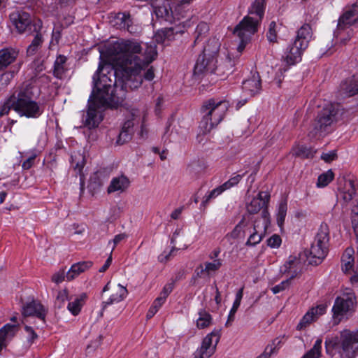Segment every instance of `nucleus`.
Masks as SVG:
<instances>
[{
  "label": "nucleus",
  "instance_id": "f3484780",
  "mask_svg": "<svg viewBox=\"0 0 358 358\" xmlns=\"http://www.w3.org/2000/svg\"><path fill=\"white\" fill-rule=\"evenodd\" d=\"M306 48L301 46V43L294 41L286 48L283 55L284 61L288 65H294L301 60L302 53Z\"/></svg>",
  "mask_w": 358,
  "mask_h": 358
},
{
  "label": "nucleus",
  "instance_id": "bb28decb",
  "mask_svg": "<svg viewBox=\"0 0 358 358\" xmlns=\"http://www.w3.org/2000/svg\"><path fill=\"white\" fill-rule=\"evenodd\" d=\"M313 32L310 26L304 24L297 31V34L294 41L301 43V46L308 48V43L312 38Z\"/></svg>",
  "mask_w": 358,
  "mask_h": 358
},
{
  "label": "nucleus",
  "instance_id": "c756f323",
  "mask_svg": "<svg viewBox=\"0 0 358 358\" xmlns=\"http://www.w3.org/2000/svg\"><path fill=\"white\" fill-rule=\"evenodd\" d=\"M87 297V294L85 292H83L78 294L72 301L69 303L67 309L73 315H78L82 309V307L85 303Z\"/></svg>",
  "mask_w": 358,
  "mask_h": 358
},
{
  "label": "nucleus",
  "instance_id": "a19ab883",
  "mask_svg": "<svg viewBox=\"0 0 358 358\" xmlns=\"http://www.w3.org/2000/svg\"><path fill=\"white\" fill-rule=\"evenodd\" d=\"M334 178V174L331 170H328L327 171L322 173L319 176L317 182V187H324L329 183H330Z\"/></svg>",
  "mask_w": 358,
  "mask_h": 358
},
{
  "label": "nucleus",
  "instance_id": "c9c22d12",
  "mask_svg": "<svg viewBox=\"0 0 358 358\" xmlns=\"http://www.w3.org/2000/svg\"><path fill=\"white\" fill-rule=\"evenodd\" d=\"M199 317L196 320V325L199 329H205L212 323V316L204 309L199 310Z\"/></svg>",
  "mask_w": 358,
  "mask_h": 358
},
{
  "label": "nucleus",
  "instance_id": "8fccbe9b",
  "mask_svg": "<svg viewBox=\"0 0 358 358\" xmlns=\"http://www.w3.org/2000/svg\"><path fill=\"white\" fill-rule=\"evenodd\" d=\"M267 38L270 42H275L277 38V24L275 22L272 21L268 27Z\"/></svg>",
  "mask_w": 358,
  "mask_h": 358
},
{
  "label": "nucleus",
  "instance_id": "ea45409f",
  "mask_svg": "<svg viewBox=\"0 0 358 358\" xmlns=\"http://www.w3.org/2000/svg\"><path fill=\"white\" fill-rule=\"evenodd\" d=\"M209 31V26L204 22H201L198 24L195 30V41L194 43L201 41L207 35Z\"/></svg>",
  "mask_w": 358,
  "mask_h": 358
},
{
  "label": "nucleus",
  "instance_id": "cd10ccee",
  "mask_svg": "<svg viewBox=\"0 0 358 358\" xmlns=\"http://www.w3.org/2000/svg\"><path fill=\"white\" fill-rule=\"evenodd\" d=\"M222 266V260L221 259H216L212 262H207L204 264V267L201 265L196 271L199 277H202L204 274L209 275L210 273H214L219 270Z\"/></svg>",
  "mask_w": 358,
  "mask_h": 358
},
{
  "label": "nucleus",
  "instance_id": "4d7b16f0",
  "mask_svg": "<svg viewBox=\"0 0 358 358\" xmlns=\"http://www.w3.org/2000/svg\"><path fill=\"white\" fill-rule=\"evenodd\" d=\"M173 289V283H169V284H166L162 291L160 293V295H159V298H162L163 300L166 301L167 296L170 294V293L172 292Z\"/></svg>",
  "mask_w": 358,
  "mask_h": 358
},
{
  "label": "nucleus",
  "instance_id": "f257e3e1",
  "mask_svg": "<svg viewBox=\"0 0 358 358\" xmlns=\"http://www.w3.org/2000/svg\"><path fill=\"white\" fill-rule=\"evenodd\" d=\"M141 43L136 40H120L108 48L111 59L119 65L120 74L126 78L127 83L132 87H139L143 81L142 71L155 59V47H146L141 54Z\"/></svg>",
  "mask_w": 358,
  "mask_h": 358
},
{
  "label": "nucleus",
  "instance_id": "c03bdc74",
  "mask_svg": "<svg viewBox=\"0 0 358 358\" xmlns=\"http://www.w3.org/2000/svg\"><path fill=\"white\" fill-rule=\"evenodd\" d=\"M299 263V260L293 256H290L286 263L283 265L281 271L283 273H289L292 269L294 270V273L296 272V266Z\"/></svg>",
  "mask_w": 358,
  "mask_h": 358
},
{
  "label": "nucleus",
  "instance_id": "680f3d73",
  "mask_svg": "<svg viewBox=\"0 0 358 358\" xmlns=\"http://www.w3.org/2000/svg\"><path fill=\"white\" fill-rule=\"evenodd\" d=\"M64 271H59L52 276V281L56 284H59L64 280Z\"/></svg>",
  "mask_w": 358,
  "mask_h": 358
},
{
  "label": "nucleus",
  "instance_id": "13d9d810",
  "mask_svg": "<svg viewBox=\"0 0 358 358\" xmlns=\"http://www.w3.org/2000/svg\"><path fill=\"white\" fill-rule=\"evenodd\" d=\"M57 300L63 303L66 300H72V298L69 296L68 290L66 289H64L58 292Z\"/></svg>",
  "mask_w": 358,
  "mask_h": 358
},
{
  "label": "nucleus",
  "instance_id": "6ab92c4d",
  "mask_svg": "<svg viewBox=\"0 0 358 358\" xmlns=\"http://www.w3.org/2000/svg\"><path fill=\"white\" fill-rule=\"evenodd\" d=\"M10 20L20 33H24L31 28V17L26 12L17 11L10 15Z\"/></svg>",
  "mask_w": 358,
  "mask_h": 358
},
{
  "label": "nucleus",
  "instance_id": "338daca9",
  "mask_svg": "<svg viewBox=\"0 0 358 358\" xmlns=\"http://www.w3.org/2000/svg\"><path fill=\"white\" fill-rule=\"evenodd\" d=\"M199 134L196 136V141L199 143H204L206 141V135L209 132H203V131L199 127Z\"/></svg>",
  "mask_w": 358,
  "mask_h": 358
},
{
  "label": "nucleus",
  "instance_id": "20e7f679",
  "mask_svg": "<svg viewBox=\"0 0 358 358\" xmlns=\"http://www.w3.org/2000/svg\"><path fill=\"white\" fill-rule=\"evenodd\" d=\"M264 13V0H255L249 15L245 16L236 27L234 34L240 39L238 50L242 52L251 36L257 31V27Z\"/></svg>",
  "mask_w": 358,
  "mask_h": 358
},
{
  "label": "nucleus",
  "instance_id": "4468645a",
  "mask_svg": "<svg viewBox=\"0 0 358 358\" xmlns=\"http://www.w3.org/2000/svg\"><path fill=\"white\" fill-rule=\"evenodd\" d=\"M111 291L108 299L102 303V308L104 310L108 306L120 303L123 301L128 294L127 288L120 284L115 285L110 287V282H108L103 289V292Z\"/></svg>",
  "mask_w": 358,
  "mask_h": 358
},
{
  "label": "nucleus",
  "instance_id": "6e6d98bb",
  "mask_svg": "<svg viewBox=\"0 0 358 358\" xmlns=\"http://www.w3.org/2000/svg\"><path fill=\"white\" fill-rule=\"evenodd\" d=\"M243 296V287H241L236 294L235 300L233 303V310H238Z\"/></svg>",
  "mask_w": 358,
  "mask_h": 358
},
{
  "label": "nucleus",
  "instance_id": "774afa93",
  "mask_svg": "<svg viewBox=\"0 0 358 358\" xmlns=\"http://www.w3.org/2000/svg\"><path fill=\"white\" fill-rule=\"evenodd\" d=\"M136 122H138L136 119H133L131 120H129L124 123L122 129L125 130H131V132L133 133V127Z\"/></svg>",
  "mask_w": 358,
  "mask_h": 358
},
{
  "label": "nucleus",
  "instance_id": "5701e85b",
  "mask_svg": "<svg viewBox=\"0 0 358 358\" xmlns=\"http://www.w3.org/2000/svg\"><path fill=\"white\" fill-rule=\"evenodd\" d=\"M115 26L120 29H125L131 34L138 31V28L133 25L132 19L129 13H120L115 17Z\"/></svg>",
  "mask_w": 358,
  "mask_h": 358
},
{
  "label": "nucleus",
  "instance_id": "72a5a7b5",
  "mask_svg": "<svg viewBox=\"0 0 358 358\" xmlns=\"http://www.w3.org/2000/svg\"><path fill=\"white\" fill-rule=\"evenodd\" d=\"M71 166L79 174H81L85 164V156L80 152H73L71 156Z\"/></svg>",
  "mask_w": 358,
  "mask_h": 358
},
{
  "label": "nucleus",
  "instance_id": "9d476101",
  "mask_svg": "<svg viewBox=\"0 0 358 358\" xmlns=\"http://www.w3.org/2000/svg\"><path fill=\"white\" fill-rule=\"evenodd\" d=\"M220 338V330L214 329L208 334L202 341L201 347L194 352V358H209L215 352Z\"/></svg>",
  "mask_w": 358,
  "mask_h": 358
},
{
  "label": "nucleus",
  "instance_id": "0e129e2a",
  "mask_svg": "<svg viewBox=\"0 0 358 358\" xmlns=\"http://www.w3.org/2000/svg\"><path fill=\"white\" fill-rule=\"evenodd\" d=\"M127 235L124 233L120 234L115 236L114 238L111 241L113 243V246L112 248V251L115 249V246L120 243L122 241L126 239L127 238Z\"/></svg>",
  "mask_w": 358,
  "mask_h": 358
},
{
  "label": "nucleus",
  "instance_id": "69168bd1",
  "mask_svg": "<svg viewBox=\"0 0 358 358\" xmlns=\"http://www.w3.org/2000/svg\"><path fill=\"white\" fill-rule=\"evenodd\" d=\"M10 110L8 100L6 99L3 105L0 106V117L6 115Z\"/></svg>",
  "mask_w": 358,
  "mask_h": 358
},
{
  "label": "nucleus",
  "instance_id": "0eeeda50",
  "mask_svg": "<svg viewBox=\"0 0 358 358\" xmlns=\"http://www.w3.org/2000/svg\"><path fill=\"white\" fill-rule=\"evenodd\" d=\"M329 234L322 228L317 234L310 250V262L317 265L325 258L328 252Z\"/></svg>",
  "mask_w": 358,
  "mask_h": 358
},
{
  "label": "nucleus",
  "instance_id": "dca6fc26",
  "mask_svg": "<svg viewBox=\"0 0 358 358\" xmlns=\"http://www.w3.org/2000/svg\"><path fill=\"white\" fill-rule=\"evenodd\" d=\"M216 64L215 57L202 53L196 62L194 73H215L216 71H221V65L217 66Z\"/></svg>",
  "mask_w": 358,
  "mask_h": 358
},
{
  "label": "nucleus",
  "instance_id": "bf43d9fd",
  "mask_svg": "<svg viewBox=\"0 0 358 358\" xmlns=\"http://www.w3.org/2000/svg\"><path fill=\"white\" fill-rule=\"evenodd\" d=\"M14 73L8 71L1 76V83L3 85H8L10 81L13 78Z\"/></svg>",
  "mask_w": 358,
  "mask_h": 358
},
{
  "label": "nucleus",
  "instance_id": "412c9836",
  "mask_svg": "<svg viewBox=\"0 0 358 358\" xmlns=\"http://www.w3.org/2000/svg\"><path fill=\"white\" fill-rule=\"evenodd\" d=\"M358 20V0L339 18L338 27L344 29L346 25H351Z\"/></svg>",
  "mask_w": 358,
  "mask_h": 358
},
{
  "label": "nucleus",
  "instance_id": "a878e982",
  "mask_svg": "<svg viewBox=\"0 0 358 358\" xmlns=\"http://www.w3.org/2000/svg\"><path fill=\"white\" fill-rule=\"evenodd\" d=\"M18 56V52L13 48H4L0 50V71L12 64Z\"/></svg>",
  "mask_w": 358,
  "mask_h": 358
},
{
  "label": "nucleus",
  "instance_id": "9b49d317",
  "mask_svg": "<svg viewBox=\"0 0 358 358\" xmlns=\"http://www.w3.org/2000/svg\"><path fill=\"white\" fill-rule=\"evenodd\" d=\"M116 106H101L98 101H96L95 97H92L91 99L90 97L87 115L85 120H83L84 126L89 129L97 127L103 120V115L99 109L102 107L113 108Z\"/></svg>",
  "mask_w": 358,
  "mask_h": 358
},
{
  "label": "nucleus",
  "instance_id": "e2e57ef3",
  "mask_svg": "<svg viewBox=\"0 0 358 358\" xmlns=\"http://www.w3.org/2000/svg\"><path fill=\"white\" fill-rule=\"evenodd\" d=\"M336 158V153L334 151L329 152L328 153H323L321 155L322 159L326 162H331Z\"/></svg>",
  "mask_w": 358,
  "mask_h": 358
},
{
  "label": "nucleus",
  "instance_id": "4be33fe9",
  "mask_svg": "<svg viewBox=\"0 0 358 358\" xmlns=\"http://www.w3.org/2000/svg\"><path fill=\"white\" fill-rule=\"evenodd\" d=\"M129 185L130 180L127 176L124 175L117 176L112 178L107 188V192L108 194L115 192L121 194L128 189Z\"/></svg>",
  "mask_w": 358,
  "mask_h": 358
},
{
  "label": "nucleus",
  "instance_id": "b1692460",
  "mask_svg": "<svg viewBox=\"0 0 358 358\" xmlns=\"http://www.w3.org/2000/svg\"><path fill=\"white\" fill-rule=\"evenodd\" d=\"M19 330L17 324H6L0 329V353Z\"/></svg>",
  "mask_w": 358,
  "mask_h": 358
},
{
  "label": "nucleus",
  "instance_id": "7ed1b4c3",
  "mask_svg": "<svg viewBox=\"0 0 358 358\" xmlns=\"http://www.w3.org/2000/svg\"><path fill=\"white\" fill-rule=\"evenodd\" d=\"M37 88L31 85H22L17 87L7 98L10 110L19 116L27 118H38L44 112V106L37 101Z\"/></svg>",
  "mask_w": 358,
  "mask_h": 358
},
{
  "label": "nucleus",
  "instance_id": "6e6552de",
  "mask_svg": "<svg viewBox=\"0 0 358 358\" xmlns=\"http://www.w3.org/2000/svg\"><path fill=\"white\" fill-rule=\"evenodd\" d=\"M270 202V194L267 192H259L256 197L252 199L246 203V210L250 214H257L261 210L264 229L268 228L271 224V216L268 210Z\"/></svg>",
  "mask_w": 358,
  "mask_h": 358
},
{
  "label": "nucleus",
  "instance_id": "a211bd4d",
  "mask_svg": "<svg viewBox=\"0 0 358 358\" xmlns=\"http://www.w3.org/2000/svg\"><path fill=\"white\" fill-rule=\"evenodd\" d=\"M327 310V306L324 304H320L316 307L310 309L305 315L302 317L300 322L297 325V329H302L313 322H315L317 318L325 313Z\"/></svg>",
  "mask_w": 358,
  "mask_h": 358
},
{
  "label": "nucleus",
  "instance_id": "2f4dec72",
  "mask_svg": "<svg viewBox=\"0 0 358 358\" xmlns=\"http://www.w3.org/2000/svg\"><path fill=\"white\" fill-rule=\"evenodd\" d=\"M248 226V222L243 217L241 220L236 225L234 229L226 237L232 239L243 238L245 236V229Z\"/></svg>",
  "mask_w": 358,
  "mask_h": 358
},
{
  "label": "nucleus",
  "instance_id": "5fc2aeb1",
  "mask_svg": "<svg viewBox=\"0 0 358 358\" xmlns=\"http://www.w3.org/2000/svg\"><path fill=\"white\" fill-rule=\"evenodd\" d=\"M281 238L279 235L274 234L267 240V244L269 247L277 248L281 245Z\"/></svg>",
  "mask_w": 358,
  "mask_h": 358
},
{
  "label": "nucleus",
  "instance_id": "864d4df0",
  "mask_svg": "<svg viewBox=\"0 0 358 358\" xmlns=\"http://www.w3.org/2000/svg\"><path fill=\"white\" fill-rule=\"evenodd\" d=\"M36 154L34 152L30 153L29 156L26 160L22 162V167L24 170H28L32 167L34 160L36 157Z\"/></svg>",
  "mask_w": 358,
  "mask_h": 358
},
{
  "label": "nucleus",
  "instance_id": "4c0bfd02",
  "mask_svg": "<svg viewBox=\"0 0 358 358\" xmlns=\"http://www.w3.org/2000/svg\"><path fill=\"white\" fill-rule=\"evenodd\" d=\"M66 62V57L64 55H59L57 57L54 63L53 73L57 78H62L66 71L65 64Z\"/></svg>",
  "mask_w": 358,
  "mask_h": 358
},
{
  "label": "nucleus",
  "instance_id": "37998d69",
  "mask_svg": "<svg viewBox=\"0 0 358 358\" xmlns=\"http://www.w3.org/2000/svg\"><path fill=\"white\" fill-rule=\"evenodd\" d=\"M166 301L163 300L162 298L157 297L152 303L151 307L149 308L146 317L147 319L152 318L159 310L162 306L165 303Z\"/></svg>",
  "mask_w": 358,
  "mask_h": 358
},
{
  "label": "nucleus",
  "instance_id": "e433bc0d",
  "mask_svg": "<svg viewBox=\"0 0 358 358\" xmlns=\"http://www.w3.org/2000/svg\"><path fill=\"white\" fill-rule=\"evenodd\" d=\"M341 197L346 203L352 201L355 195V187L352 180H348L345 183L344 189L340 193Z\"/></svg>",
  "mask_w": 358,
  "mask_h": 358
},
{
  "label": "nucleus",
  "instance_id": "39448f33",
  "mask_svg": "<svg viewBox=\"0 0 358 358\" xmlns=\"http://www.w3.org/2000/svg\"><path fill=\"white\" fill-rule=\"evenodd\" d=\"M339 334L326 338L327 352L337 350L341 358H355L358 352V329L352 331L345 329Z\"/></svg>",
  "mask_w": 358,
  "mask_h": 358
},
{
  "label": "nucleus",
  "instance_id": "aec40b11",
  "mask_svg": "<svg viewBox=\"0 0 358 358\" xmlns=\"http://www.w3.org/2000/svg\"><path fill=\"white\" fill-rule=\"evenodd\" d=\"M339 92L343 97L352 96L358 93V75H355L343 81Z\"/></svg>",
  "mask_w": 358,
  "mask_h": 358
},
{
  "label": "nucleus",
  "instance_id": "c85d7f7f",
  "mask_svg": "<svg viewBox=\"0 0 358 358\" xmlns=\"http://www.w3.org/2000/svg\"><path fill=\"white\" fill-rule=\"evenodd\" d=\"M287 213V200L285 198H282L277 204L275 212V217L276 220V222L278 226L282 229L285 218Z\"/></svg>",
  "mask_w": 358,
  "mask_h": 358
},
{
  "label": "nucleus",
  "instance_id": "49530a36",
  "mask_svg": "<svg viewBox=\"0 0 358 358\" xmlns=\"http://www.w3.org/2000/svg\"><path fill=\"white\" fill-rule=\"evenodd\" d=\"M315 152L312 148L301 145L297 148L295 154L301 157L309 158L313 157Z\"/></svg>",
  "mask_w": 358,
  "mask_h": 358
},
{
  "label": "nucleus",
  "instance_id": "09e8293b",
  "mask_svg": "<svg viewBox=\"0 0 358 358\" xmlns=\"http://www.w3.org/2000/svg\"><path fill=\"white\" fill-rule=\"evenodd\" d=\"M294 274H292L289 279L283 280L280 284L273 287L271 288L272 292L275 294L287 289L289 286L291 280L294 278Z\"/></svg>",
  "mask_w": 358,
  "mask_h": 358
},
{
  "label": "nucleus",
  "instance_id": "79ce46f5",
  "mask_svg": "<svg viewBox=\"0 0 358 358\" xmlns=\"http://www.w3.org/2000/svg\"><path fill=\"white\" fill-rule=\"evenodd\" d=\"M225 190L222 185L217 187L213 190L207 192L203 198L202 205L206 206L212 199H215Z\"/></svg>",
  "mask_w": 358,
  "mask_h": 358
},
{
  "label": "nucleus",
  "instance_id": "052dcab7",
  "mask_svg": "<svg viewBox=\"0 0 358 358\" xmlns=\"http://www.w3.org/2000/svg\"><path fill=\"white\" fill-rule=\"evenodd\" d=\"M25 331L27 334V340L30 343H33L35 339L38 338L37 334L35 333L34 329L27 325L24 327Z\"/></svg>",
  "mask_w": 358,
  "mask_h": 358
},
{
  "label": "nucleus",
  "instance_id": "7c9ffc66",
  "mask_svg": "<svg viewBox=\"0 0 358 358\" xmlns=\"http://www.w3.org/2000/svg\"><path fill=\"white\" fill-rule=\"evenodd\" d=\"M268 228L264 229V224L260 227L258 224L254 225V232L249 236L246 245L255 246L259 243L262 240L264 234L266 233Z\"/></svg>",
  "mask_w": 358,
  "mask_h": 358
},
{
  "label": "nucleus",
  "instance_id": "a18cd8bd",
  "mask_svg": "<svg viewBox=\"0 0 358 358\" xmlns=\"http://www.w3.org/2000/svg\"><path fill=\"white\" fill-rule=\"evenodd\" d=\"M42 41L41 34L37 33L31 43L27 48V54L29 55H34L41 46Z\"/></svg>",
  "mask_w": 358,
  "mask_h": 358
},
{
  "label": "nucleus",
  "instance_id": "3c124183",
  "mask_svg": "<svg viewBox=\"0 0 358 358\" xmlns=\"http://www.w3.org/2000/svg\"><path fill=\"white\" fill-rule=\"evenodd\" d=\"M132 134L133 133L131 132V130H125V129H122V130L119 134L117 143L118 144L124 143L125 142L128 141L131 138Z\"/></svg>",
  "mask_w": 358,
  "mask_h": 358
},
{
  "label": "nucleus",
  "instance_id": "f8f14e48",
  "mask_svg": "<svg viewBox=\"0 0 358 358\" xmlns=\"http://www.w3.org/2000/svg\"><path fill=\"white\" fill-rule=\"evenodd\" d=\"M261 80L258 73L255 72L252 73L250 78L247 79L243 82V94L241 101L237 104V108L243 106L248 98L255 96L261 90Z\"/></svg>",
  "mask_w": 358,
  "mask_h": 358
},
{
  "label": "nucleus",
  "instance_id": "f704fd0d",
  "mask_svg": "<svg viewBox=\"0 0 358 358\" xmlns=\"http://www.w3.org/2000/svg\"><path fill=\"white\" fill-rule=\"evenodd\" d=\"M354 250L352 248H348L344 252L342 257V270L343 272L347 273L353 266L354 264Z\"/></svg>",
  "mask_w": 358,
  "mask_h": 358
},
{
  "label": "nucleus",
  "instance_id": "58836bf2",
  "mask_svg": "<svg viewBox=\"0 0 358 358\" xmlns=\"http://www.w3.org/2000/svg\"><path fill=\"white\" fill-rule=\"evenodd\" d=\"M322 339L321 338H318L313 348L308 350L302 358H320L322 354Z\"/></svg>",
  "mask_w": 358,
  "mask_h": 358
},
{
  "label": "nucleus",
  "instance_id": "2eb2a0df",
  "mask_svg": "<svg viewBox=\"0 0 358 358\" xmlns=\"http://www.w3.org/2000/svg\"><path fill=\"white\" fill-rule=\"evenodd\" d=\"M48 309L39 301L32 300L22 306V315L24 317L33 316L37 317L45 324Z\"/></svg>",
  "mask_w": 358,
  "mask_h": 358
},
{
  "label": "nucleus",
  "instance_id": "ddd939ff",
  "mask_svg": "<svg viewBox=\"0 0 358 358\" xmlns=\"http://www.w3.org/2000/svg\"><path fill=\"white\" fill-rule=\"evenodd\" d=\"M356 298L353 293L349 292L343 296L337 297L332 308L334 317L343 316L349 311H351L354 308Z\"/></svg>",
  "mask_w": 358,
  "mask_h": 358
},
{
  "label": "nucleus",
  "instance_id": "f03ea898",
  "mask_svg": "<svg viewBox=\"0 0 358 358\" xmlns=\"http://www.w3.org/2000/svg\"><path fill=\"white\" fill-rule=\"evenodd\" d=\"M122 68L114 69L110 65H99L93 76L94 87L90 99L95 97L101 106H118L125 98V92L134 90L127 83L126 78L120 74Z\"/></svg>",
  "mask_w": 358,
  "mask_h": 358
},
{
  "label": "nucleus",
  "instance_id": "473e14b6",
  "mask_svg": "<svg viewBox=\"0 0 358 358\" xmlns=\"http://www.w3.org/2000/svg\"><path fill=\"white\" fill-rule=\"evenodd\" d=\"M220 47V43L219 40L216 38H211L208 41L207 44L205 45L203 53L205 54V55L216 58Z\"/></svg>",
  "mask_w": 358,
  "mask_h": 358
},
{
  "label": "nucleus",
  "instance_id": "1a4fd4ad",
  "mask_svg": "<svg viewBox=\"0 0 358 358\" xmlns=\"http://www.w3.org/2000/svg\"><path fill=\"white\" fill-rule=\"evenodd\" d=\"M338 112V106L332 103L327 105L319 113L313 122V128L310 131L313 136L324 132L327 127L330 126L336 120Z\"/></svg>",
  "mask_w": 358,
  "mask_h": 358
},
{
  "label": "nucleus",
  "instance_id": "603ef678",
  "mask_svg": "<svg viewBox=\"0 0 358 358\" xmlns=\"http://www.w3.org/2000/svg\"><path fill=\"white\" fill-rule=\"evenodd\" d=\"M352 224L358 238V206L352 209Z\"/></svg>",
  "mask_w": 358,
  "mask_h": 358
},
{
  "label": "nucleus",
  "instance_id": "423d86ee",
  "mask_svg": "<svg viewBox=\"0 0 358 358\" xmlns=\"http://www.w3.org/2000/svg\"><path fill=\"white\" fill-rule=\"evenodd\" d=\"M229 103L225 100L209 99L202 107L204 113L200 122V128L203 132H210L223 120Z\"/></svg>",
  "mask_w": 358,
  "mask_h": 358
},
{
  "label": "nucleus",
  "instance_id": "de8ad7c7",
  "mask_svg": "<svg viewBox=\"0 0 358 358\" xmlns=\"http://www.w3.org/2000/svg\"><path fill=\"white\" fill-rule=\"evenodd\" d=\"M243 175H236L231 178H230L227 181H226L222 185L224 189L228 190L234 186L237 185L239 182L242 180Z\"/></svg>",
  "mask_w": 358,
  "mask_h": 358
},
{
  "label": "nucleus",
  "instance_id": "393cba45",
  "mask_svg": "<svg viewBox=\"0 0 358 358\" xmlns=\"http://www.w3.org/2000/svg\"><path fill=\"white\" fill-rule=\"evenodd\" d=\"M92 266V262L90 261L80 262L73 264L70 269L68 271L66 275V280L68 281L73 280L80 273L86 271Z\"/></svg>",
  "mask_w": 358,
  "mask_h": 358
}]
</instances>
